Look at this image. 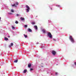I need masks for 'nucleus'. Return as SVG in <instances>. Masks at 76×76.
I'll return each mask as SVG.
<instances>
[{"instance_id":"obj_1","label":"nucleus","mask_w":76,"mask_h":76,"mask_svg":"<svg viewBox=\"0 0 76 76\" xmlns=\"http://www.w3.org/2000/svg\"><path fill=\"white\" fill-rule=\"evenodd\" d=\"M69 39L70 41L72 42V43H75V42L74 39H73V38L72 37V36H70L69 37Z\"/></svg>"},{"instance_id":"obj_2","label":"nucleus","mask_w":76,"mask_h":76,"mask_svg":"<svg viewBox=\"0 0 76 76\" xmlns=\"http://www.w3.org/2000/svg\"><path fill=\"white\" fill-rule=\"evenodd\" d=\"M19 5V2L16 1L15 2V4H14L11 5L12 7H17L18 5Z\"/></svg>"},{"instance_id":"obj_3","label":"nucleus","mask_w":76,"mask_h":76,"mask_svg":"<svg viewBox=\"0 0 76 76\" xmlns=\"http://www.w3.org/2000/svg\"><path fill=\"white\" fill-rule=\"evenodd\" d=\"M47 36L49 38H52L53 36H52V35L51 34V33L50 32H48L47 34Z\"/></svg>"},{"instance_id":"obj_4","label":"nucleus","mask_w":76,"mask_h":76,"mask_svg":"<svg viewBox=\"0 0 76 76\" xmlns=\"http://www.w3.org/2000/svg\"><path fill=\"white\" fill-rule=\"evenodd\" d=\"M26 12H27V13H28L29 12V10H30V8L29 7L28 5H26Z\"/></svg>"},{"instance_id":"obj_5","label":"nucleus","mask_w":76,"mask_h":76,"mask_svg":"<svg viewBox=\"0 0 76 76\" xmlns=\"http://www.w3.org/2000/svg\"><path fill=\"white\" fill-rule=\"evenodd\" d=\"M52 54H53V56H54V55H55V54H56V51H55L54 50H53L52 51Z\"/></svg>"},{"instance_id":"obj_6","label":"nucleus","mask_w":76,"mask_h":76,"mask_svg":"<svg viewBox=\"0 0 76 76\" xmlns=\"http://www.w3.org/2000/svg\"><path fill=\"white\" fill-rule=\"evenodd\" d=\"M13 43H11L10 44V45H9V48H10L12 46H13Z\"/></svg>"},{"instance_id":"obj_7","label":"nucleus","mask_w":76,"mask_h":76,"mask_svg":"<svg viewBox=\"0 0 76 76\" xmlns=\"http://www.w3.org/2000/svg\"><path fill=\"white\" fill-rule=\"evenodd\" d=\"M20 19L22 21L25 20V18H23V17H21L20 18Z\"/></svg>"},{"instance_id":"obj_8","label":"nucleus","mask_w":76,"mask_h":76,"mask_svg":"<svg viewBox=\"0 0 76 76\" xmlns=\"http://www.w3.org/2000/svg\"><path fill=\"white\" fill-rule=\"evenodd\" d=\"M31 63H29L28 64V67H29V68H30V67H31Z\"/></svg>"},{"instance_id":"obj_9","label":"nucleus","mask_w":76,"mask_h":76,"mask_svg":"<svg viewBox=\"0 0 76 76\" xmlns=\"http://www.w3.org/2000/svg\"><path fill=\"white\" fill-rule=\"evenodd\" d=\"M28 31L29 32H32V30H31V29L29 28H28Z\"/></svg>"},{"instance_id":"obj_10","label":"nucleus","mask_w":76,"mask_h":76,"mask_svg":"<svg viewBox=\"0 0 76 76\" xmlns=\"http://www.w3.org/2000/svg\"><path fill=\"white\" fill-rule=\"evenodd\" d=\"M34 28H35L36 30H37V29H38V28L37 27V26H34Z\"/></svg>"},{"instance_id":"obj_11","label":"nucleus","mask_w":76,"mask_h":76,"mask_svg":"<svg viewBox=\"0 0 76 76\" xmlns=\"http://www.w3.org/2000/svg\"><path fill=\"white\" fill-rule=\"evenodd\" d=\"M42 31L44 34H45V29H43L42 30Z\"/></svg>"},{"instance_id":"obj_12","label":"nucleus","mask_w":76,"mask_h":76,"mask_svg":"<svg viewBox=\"0 0 76 76\" xmlns=\"http://www.w3.org/2000/svg\"><path fill=\"white\" fill-rule=\"evenodd\" d=\"M16 16H17V17H18V16H20V15L17 14H16Z\"/></svg>"},{"instance_id":"obj_13","label":"nucleus","mask_w":76,"mask_h":76,"mask_svg":"<svg viewBox=\"0 0 76 76\" xmlns=\"http://www.w3.org/2000/svg\"><path fill=\"white\" fill-rule=\"evenodd\" d=\"M27 71V70L26 69H25L23 72V73H25L26 72V71Z\"/></svg>"},{"instance_id":"obj_14","label":"nucleus","mask_w":76,"mask_h":76,"mask_svg":"<svg viewBox=\"0 0 76 76\" xmlns=\"http://www.w3.org/2000/svg\"><path fill=\"white\" fill-rule=\"evenodd\" d=\"M4 39L5 41H7V40H8V38H7V37H5L4 38Z\"/></svg>"},{"instance_id":"obj_15","label":"nucleus","mask_w":76,"mask_h":76,"mask_svg":"<svg viewBox=\"0 0 76 76\" xmlns=\"http://www.w3.org/2000/svg\"><path fill=\"white\" fill-rule=\"evenodd\" d=\"M10 12L12 13H13L14 12V10L13 9H11V10Z\"/></svg>"},{"instance_id":"obj_16","label":"nucleus","mask_w":76,"mask_h":76,"mask_svg":"<svg viewBox=\"0 0 76 76\" xmlns=\"http://www.w3.org/2000/svg\"><path fill=\"white\" fill-rule=\"evenodd\" d=\"M24 36L25 38H27V35L24 34Z\"/></svg>"},{"instance_id":"obj_17","label":"nucleus","mask_w":76,"mask_h":76,"mask_svg":"<svg viewBox=\"0 0 76 76\" xmlns=\"http://www.w3.org/2000/svg\"><path fill=\"white\" fill-rule=\"evenodd\" d=\"M12 29L14 30L15 29V27H14V26H12Z\"/></svg>"},{"instance_id":"obj_18","label":"nucleus","mask_w":76,"mask_h":76,"mask_svg":"<svg viewBox=\"0 0 76 76\" xmlns=\"http://www.w3.org/2000/svg\"><path fill=\"white\" fill-rule=\"evenodd\" d=\"M55 75H58V72H55Z\"/></svg>"},{"instance_id":"obj_19","label":"nucleus","mask_w":76,"mask_h":76,"mask_svg":"<svg viewBox=\"0 0 76 76\" xmlns=\"http://www.w3.org/2000/svg\"><path fill=\"white\" fill-rule=\"evenodd\" d=\"M8 14H9V15H13V13H8Z\"/></svg>"},{"instance_id":"obj_20","label":"nucleus","mask_w":76,"mask_h":76,"mask_svg":"<svg viewBox=\"0 0 76 76\" xmlns=\"http://www.w3.org/2000/svg\"><path fill=\"white\" fill-rule=\"evenodd\" d=\"M53 41H56V39H53Z\"/></svg>"},{"instance_id":"obj_21","label":"nucleus","mask_w":76,"mask_h":76,"mask_svg":"<svg viewBox=\"0 0 76 76\" xmlns=\"http://www.w3.org/2000/svg\"><path fill=\"white\" fill-rule=\"evenodd\" d=\"M15 23H16V24H18V22L17 21H16L15 22Z\"/></svg>"},{"instance_id":"obj_22","label":"nucleus","mask_w":76,"mask_h":76,"mask_svg":"<svg viewBox=\"0 0 76 76\" xmlns=\"http://www.w3.org/2000/svg\"><path fill=\"white\" fill-rule=\"evenodd\" d=\"M15 63H18V60H16L14 61Z\"/></svg>"},{"instance_id":"obj_23","label":"nucleus","mask_w":76,"mask_h":76,"mask_svg":"<svg viewBox=\"0 0 76 76\" xmlns=\"http://www.w3.org/2000/svg\"><path fill=\"white\" fill-rule=\"evenodd\" d=\"M28 26L27 25H24V27L25 28H27V27Z\"/></svg>"},{"instance_id":"obj_24","label":"nucleus","mask_w":76,"mask_h":76,"mask_svg":"<svg viewBox=\"0 0 76 76\" xmlns=\"http://www.w3.org/2000/svg\"><path fill=\"white\" fill-rule=\"evenodd\" d=\"M56 6L58 7H60V6L59 5H57Z\"/></svg>"},{"instance_id":"obj_25","label":"nucleus","mask_w":76,"mask_h":76,"mask_svg":"<svg viewBox=\"0 0 76 76\" xmlns=\"http://www.w3.org/2000/svg\"><path fill=\"white\" fill-rule=\"evenodd\" d=\"M35 23V22H32L31 24L32 25H34Z\"/></svg>"},{"instance_id":"obj_26","label":"nucleus","mask_w":76,"mask_h":76,"mask_svg":"<svg viewBox=\"0 0 76 76\" xmlns=\"http://www.w3.org/2000/svg\"><path fill=\"white\" fill-rule=\"evenodd\" d=\"M30 71H32V70H33V69H32V68H30Z\"/></svg>"},{"instance_id":"obj_27","label":"nucleus","mask_w":76,"mask_h":76,"mask_svg":"<svg viewBox=\"0 0 76 76\" xmlns=\"http://www.w3.org/2000/svg\"><path fill=\"white\" fill-rule=\"evenodd\" d=\"M1 18L0 17V20H1Z\"/></svg>"},{"instance_id":"obj_28","label":"nucleus","mask_w":76,"mask_h":76,"mask_svg":"<svg viewBox=\"0 0 76 76\" xmlns=\"http://www.w3.org/2000/svg\"><path fill=\"white\" fill-rule=\"evenodd\" d=\"M39 43L38 42H37V44H38Z\"/></svg>"},{"instance_id":"obj_29","label":"nucleus","mask_w":76,"mask_h":76,"mask_svg":"<svg viewBox=\"0 0 76 76\" xmlns=\"http://www.w3.org/2000/svg\"><path fill=\"white\" fill-rule=\"evenodd\" d=\"M8 37V38H10V36H9Z\"/></svg>"},{"instance_id":"obj_30","label":"nucleus","mask_w":76,"mask_h":76,"mask_svg":"<svg viewBox=\"0 0 76 76\" xmlns=\"http://www.w3.org/2000/svg\"><path fill=\"white\" fill-rule=\"evenodd\" d=\"M51 10H52V8H51Z\"/></svg>"}]
</instances>
